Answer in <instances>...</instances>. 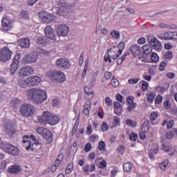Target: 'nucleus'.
<instances>
[{
  "label": "nucleus",
  "mask_w": 177,
  "mask_h": 177,
  "mask_svg": "<svg viewBox=\"0 0 177 177\" xmlns=\"http://www.w3.org/2000/svg\"><path fill=\"white\" fill-rule=\"evenodd\" d=\"M57 5H59L61 6H64L65 8H67L70 6V4H68V2L66 0H59L57 1Z\"/></svg>",
  "instance_id": "473e14b6"
},
{
  "label": "nucleus",
  "mask_w": 177,
  "mask_h": 177,
  "mask_svg": "<svg viewBox=\"0 0 177 177\" xmlns=\"http://www.w3.org/2000/svg\"><path fill=\"white\" fill-rule=\"evenodd\" d=\"M98 149L100 151L106 150V143L104 141H100L98 145Z\"/></svg>",
  "instance_id": "c9c22d12"
},
{
  "label": "nucleus",
  "mask_w": 177,
  "mask_h": 177,
  "mask_svg": "<svg viewBox=\"0 0 177 177\" xmlns=\"http://www.w3.org/2000/svg\"><path fill=\"white\" fill-rule=\"evenodd\" d=\"M123 169L125 172H131V171H132V164L126 162L124 165H123Z\"/></svg>",
  "instance_id": "c85d7f7f"
},
{
  "label": "nucleus",
  "mask_w": 177,
  "mask_h": 177,
  "mask_svg": "<svg viewBox=\"0 0 177 177\" xmlns=\"http://www.w3.org/2000/svg\"><path fill=\"white\" fill-rule=\"evenodd\" d=\"M20 16L22 19H24L25 20L30 19V14L26 10H21L20 12Z\"/></svg>",
  "instance_id": "c756f323"
},
{
  "label": "nucleus",
  "mask_w": 177,
  "mask_h": 177,
  "mask_svg": "<svg viewBox=\"0 0 177 177\" xmlns=\"http://www.w3.org/2000/svg\"><path fill=\"white\" fill-rule=\"evenodd\" d=\"M86 134L91 135L93 132V129H92V124H88L86 127Z\"/></svg>",
  "instance_id": "79ce46f5"
},
{
  "label": "nucleus",
  "mask_w": 177,
  "mask_h": 177,
  "mask_svg": "<svg viewBox=\"0 0 177 177\" xmlns=\"http://www.w3.org/2000/svg\"><path fill=\"white\" fill-rule=\"evenodd\" d=\"M2 28L4 31H10L13 25L12 21L8 17H3L1 20Z\"/></svg>",
  "instance_id": "dca6fc26"
},
{
  "label": "nucleus",
  "mask_w": 177,
  "mask_h": 177,
  "mask_svg": "<svg viewBox=\"0 0 177 177\" xmlns=\"http://www.w3.org/2000/svg\"><path fill=\"white\" fill-rule=\"evenodd\" d=\"M154 99L155 97L154 95H153V93L149 94L147 98L148 102H149V103H153V102H154Z\"/></svg>",
  "instance_id": "4d7b16f0"
},
{
  "label": "nucleus",
  "mask_w": 177,
  "mask_h": 177,
  "mask_svg": "<svg viewBox=\"0 0 177 177\" xmlns=\"http://www.w3.org/2000/svg\"><path fill=\"white\" fill-rule=\"evenodd\" d=\"M142 55L144 57H146V56L150 55L153 50V47L151 45L149 44H146L142 47Z\"/></svg>",
  "instance_id": "412c9836"
},
{
  "label": "nucleus",
  "mask_w": 177,
  "mask_h": 177,
  "mask_svg": "<svg viewBox=\"0 0 177 177\" xmlns=\"http://www.w3.org/2000/svg\"><path fill=\"white\" fill-rule=\"evenodd\" d=\"M34 73V69L30 66H25L20 69L19 72V77L20 78H24L25 77H28Z\"/></svg>",
  "instance_id": "4468645a"
},
{
  "label": "nucleus",
  "mask_w": 177,
  "mask_h": 177,
  "mask_svg": "<svg viewBox=\"0 0 177 177\" xmlns=\"http://www.w3.org/2000/svg\"><path fill=\"white\" fill-rule=\"evenodd\" d=\"M106 160H102L100 164H99V167L100 168H101L102 169H104V168L106 167Z\"/></svg>",
  "instance_id": "338daca9"
},
{
  "label": "nucleus",
  "mask_w": 177,
  "mask_h": 177,
  "mask_svg": "<svg viewBox=\"0 0 177 177\" xmlns=\"http://www.w3.org/2000/svg\"><path fill=\"white\" fill-rule=\"evenodd\" d=\"M39 53L41 55H45L46 56H49V54L50 53V51H48L46 50H44L43 48H40L38 51Z\"/></svg>",
  "instance_id": "8fccbe9b"
},
{
  "label": "nucleus",
  "mask_w": 177,
  "mask_h": 177,
  "mask_svg": "<svg viewBox=\"0 0 177 177\" xmlns=\"http://www.w3.org/2000/svg\"><path fill=\"white\" fill-rule=\"evenodd\" d=\"M17 68H19V64H15L14 62L12 63L10 66V73L11 75H14L16 71H17Z\"/></svg>",
  "instance_id": "a878e982"
},
{
  "label": "nucleus",
  "mask_w": 177,
  "mask_h": 177,
  "mask_svg": "<svg viewBox=\"0 0 177 177\" xmlns=\"http://www.w3.org/2000/svg\"><path fill=\"white\" fill-rule=\"evenodd\" d=\"M162 149H163L166 153H169V151H171L172 150L171 147L167 146L165 144H162Z\"/></svg>",
  "instance_id": "49530a36"
},
{
  "label": "nucleus",
  "mask_w": 177,
  "mask_h": 177,
  "mask_svg": "<svg viewBox=\"0 0 177 177\" xmlns=\"http://www.w3.org/2000/svg\"><path fill=\"white\" fill-rule=\"evenodd\" d=\"M157 112L154 111L151 113L149 118L151 121H154L155 120H157Z\"/></svg>",
  "instance_id": "a18cd8bd"
},
{
  "label": "nucleus",
  "mask_w": 177,
  "mask_h": 177,
  "mask_svg": "<svg viewBox=\"0 0 177 177\" xmlns=\"http://www.w3.org/2000/svg\"><path fill=\"white\" fill-rule=\"evenodd\" d=\"M36 131L39 135H41V136L46 139V143L47 145H50V143L53 142V135H52V132L46 128L38 127Z\"/></svg>",
  "instance_id": "39448f33"
},
{
  "label": "nucleus",
  "mask_w": 177,
  "mask_h": 177,
  "mask_svg": "<svg viewBox=\"0 0 177 177\" xmlns=\"http://www.w3.org/2000/svg\"><path fill=\"white\" fill-rule=\"evenodd\" d=\"M84 91L86 92V95L88 96H90V97H93V90L89 87H85Z\"/></svg>",
  "instance_id": "7c9ffc66"
},
{
  "label": "nucleus",
  "mask_w": 177,
  "mask_h": 177,
  "mask_svg": "<svg viewBox=\"0 0 177 177\" xmlns=\"http://www.w3.org/2000/svg\"><path fill=\"white\" fill-rule=\"evenodd\" d=\"M138 44L139 45H143L144 44H146V38L145 37H141L138 40Z\"/></svg>",
  "instance_id": "e2e57ef3"
},
{
  "label": "nucleus",
  "mask_w": 177,
  "mask_h": 177,
  "mask_svg": "<svg viewBox=\"0 0 177 177\" xmlns=\"http://www.w3.org/2000/svg\"><path fill=\"white\" fill-rule=\"evenodd\" d=\"M46 75L52 81H56V82H59L60 84L66 81V75L61 71L52 70L47 72Z\"/></svg>",
  "instance_id": "7ed1b4c3"
},
{
  "label": "nucleus",
  "mask_w": 177,
  "mask_h": 177,
  "mask_svg": "<svg viewBox=\"0 0 177 177\" xmlns=\"http://www.w3.org/2000/svg\"><path fill=\"white\" fill-rule=\"evenodd\" d=\"M128 82H129V84H138V82H139V79H138V78H136V79L131 78V79L129 80Z\"/></svg>",
  "instance_id": "680f3d73"
},
{
  "label": "nucleus",
  "mask_w": 177,
  "mask_h": 177,
  "mask_svg": "<svg viewBox=\"0 0 177 177\" xmlns=\"http://www.w3.org/2000/svg\"><path fill=\"white\" fill-rule=\"evenodd\" d=\"M125 48V44L122 41L119 43V44L116 46V49H122L124 50Z\"/></svg>",
  "instance_id": "052dcab7"
},
{
  "label": "nucleus",
  "mask_w": 177,
  "mask_h": 177,
  "mask_svg": "<svg viewBox=\"0 0 177 177\" xmlns=\"http://www.w3.org/2000/svg\"><path fill=\"white\" fill-rule=\"evenodd\" d=\"M56 66L59 68H65L66 70L68 69L71 66L70 61L66 58H60L56 61Z\"/></svg>",
  "instance_id": "ddd939ff"
},
{
  "label": "nucleus",
  "mask_w": 177,
  "mask_h": 177,
  "mask_svg": "<svg viewBox=\"0 0 177 177\" xmlns=\"http://www.w3.org/2000/svg\"><path fill=\"white\" fill-rule=\"evenodd\" d=\"M105 103L106 106H108V107H110L111 106L113 105V100H111V99H110L109 97H106L105 98Z\"/></svg>",
  "instance_id": "09e8293b"
},
{
  "label": "nucleus",
  "mask_w": 177,
  "mask_h": 177,
  "mask_svg": "<svg viewBox=\"0 0 177 177\" xmlns=\"http://www.w3.org/2000/svg\"><path fill=\"white\" fill-rule=\"evenodd\" d=\"M138 106V104L133 103L130 104V105L127 107L128 111H133V109Z\"/></svg>",
  "instance_id": "de8ad7c7"
},
{
  "label": "nucleus",
  "mask_w": 177,
  "mask_h": 177,
  "mask_svg": "<svg viewBox=\"0 0 177 177\" xmlns=\"http://www.w3.org/2000/svg\"><path fill=\"white\" fill-rule=\"evenodd\" d=\"M24 60L28 64L37 63V61L38 60V54L37 53H30L28 55H25Z\"/></svg>",
  "instance_id": "2eb2a0df"
},
{
  "label": "nucleus",
  "mask_w": 177,
  "mask_h": 177,
  "mask_svg": "<svg viewBox=\"0 0 177 177\" xmlns=\"http://www.w3.org/2000/svg\"><path fill=\"white\" fill-rule=\"evenodd\" d=\"M5 132L8 138H12L15 133H16V129L15 128V124L10 121L6 122L4 125Z\"/></svg>",
  "instance_id": "9b49d317"
},
{
  "label": "nucleus",
  "mask_w": 177,
  "mask_h": 177,
  "mask_svg": "<svg viewBox=\"0 0 177 177\" xmlns=\"http://www.w3.org/2000/svg\"><path fill=\"white\" fill-rule=\"evenodd\" d=\"M130 52L134 56V57H138L140 60V59H143L144 57L142 55L143 51H142V47H140L138 44H134L132 46H131Z\"/></svg>",
  "instance_id": "9d476101"
},
{
  "label": "nucleus",
  "mask_w": 177,
  "mask_h": 177,
  "mask_svg": "<svg viewBox=\"0 0 177 177\" xmlns=\"http://www.w3.org/2000/svg\"><path fill=\"white\" fill-rule=\"evenodd\" d=\"M18 46H20L22 49H26L30 48V39L26 37L24 39L21 38L18 40Z\"/></svg>",
  "instance_id": "6ab92c4d"
},
{
  "label": "nucleus",
  "mask_w": 177,
  "mask_h": 177,
  "mask_svg": "<svg viewBox=\"0 0 177 177\" xmlns=\"http://www.w3.org/2000/svg\"><path fill=\"white\" fill-rule=\"evenodd\" d=\"M147 41L151 46H152L153 49L156 50V52H160L161 49H162V45L157 38L153 36H149L147 37Z\"/></svg>",
  "instance_id": "6e6552de"
},
{
  "label": "nucleus",
  "mask_w": 177,
  "mask_h": 177,
  "mask_svg": "<svg viewBox=\"0 0 177 177\" xmlns=\"http://www.w3.org/2000/svg\"><path fill=\"white\" fill-rule=\"evenodd\" d=\"M163 106L166 110H169L171 109V102L169 100L165 101Z\"/></svg>",
  "instance_id": "603ef678"
},
{
  "label": "nucleus",
  "mask_w": 177,
  "mask_h": 177,
  "mask_svg": "<svg viewBox=\"0 0 177 177\" xmlns=\"http://www.w3.org/2000/svg\"><path fill=\"white\" fill-rule=\"evenodd\" d=\"M36 42L38 45H45L46 44V37L42 36L37 37Z\"/></svg>",
  "instance_id": "bb28decb"
},
{
  "label": "nucleus",
  "mask_w": 177,
  "mask_h": 177,
  "mask_svg": "<svg viewBox=\"0 0 177 177\" xmlns=\"http://www.w3.org/2000/svg\"><path fill=\"white\" fill-rule=\"evenodd\" d=\"M166 77H167V78H169V80H174V78H175V73H167Z\"/></svg>",
  "instance_id": "69168bd1"
},
{
  "label": "nucleus",
  "mask_w": 177,
  "mask_h": 177,
  "mask_svg": "<svg viewBox=\"0 0 177 177\" xmlns=\"http://www.w3.org/2000/svg\"><path fill=\"white\" fill-rule=\"evenodd\" d=\"M174 136L177 138V129H173V130L166 133V138L167 139H172Z\"/></svg>",
  "instance_id": "393cba45"
},
{
  "label": "nucleus",
  "mask_w": 177,
  "mask_h": 177,
  "mask_svg": "<svg viewBox=\"0 0 177 177\" xmlns=\"http://www.w3.org/2000/svg\"><path fill=\"white\" fill-rule=\"evenodd\" d=\"M56 32L59 37H67L70 28L67 25L60 24L57 26Z\"/></svg>",
  "instance_id": "f8f14e48"
},
{
  "label": "nucleus",
  "mask_w": 177,
  "mask_h": 177,
  "mask_svg": "<svg viewBox=\"0 0 177 177\" xmlns=\"http://www.w3.org/2000/svg\"><path fill=\"white\" fill-rule=\"evenodd\" d=\"M168 160H165L163 162L160 163L159 167L162 171H165L167 165H168Z\"/></svg>",
  "instance_id": "e433bc0d"
},
{
  "label": "nucleus",
  "mask_w": 177,
  "mask_h": 177,
  "mask_svg": "<svg viewBox=\"0 0 177 177\" xmlns=\"http://www.w3.org/2000/svg\"><path fill=\"white\" fill-rule=\"evenodd\" d=\"M20 171H21L20 166L16 165H11L8 169V174L11 175H17V174H20Z\"/></svg>",
  "instance_id": "aec40b11"
},
{
  "label": "nucleus",
  "mask_w": 177,
  "mask_h": 177,
  "mask_svg": "<svg viewBox=\"0 0 177 177\" xmlns=\"http://www.w3.org/2000/svg\"><path fill=\"white\" fill-rule=\"evenodd\" d=\"M145 133H146V130L143 129V131L139 133L140 139H141V140H145V139H146V135Z\"/></svg>",
  "instance_id": "864d4df0"
},
{
  "label": "nucleus",
  "mask_w": 177,
  "mask_h": 177,
  "mask_svg": "<svg viewBox=\"0 0 177 177\" xmlns=\"http://www.w3.org/2000/svg\"><path fill=\"white\" fill-rule=\"evenodd\" d=\"M113 123L115 124V127H118V125L120 124V118L115 116L113 118Z\"/></svg>",
  "instance_id": "bf43d9fd"
},
{
  "label": "nucleus",
  "mask_w": 177,
  "mask_h": 177,
  "mask_svg": "<svg viewBox=\"0 0 177 177\" xmlns=\"http://www.w3.org/2000/svg\"><path fill=\"white\" fill-rule=\"evenodd\" d=\"M162 101V97L161 95L156 96V98L155 100V103H156V104H160V103H161Z\"/></svg>",
  "instance_id": "13d9d810"
},
{
  "label": "nucleus",
  "mask_w": 177,
  "mask_h": 177,
  "mask_svg": "<svg viewBox=\"0 0 177 177\" xmlns=\"http://www.w3.org/2000/svg\"><path fill=\"white\" fill-rule=\"evenodd\" d=\"M165 57L166 59H169V60H171V59H172V52L167 51L165 54Z\"/></svg>",
  "instance_id": "774afa93"
},
{
  "label": "nucleus",
  "mask_w": 177,
  "mask_h": 177,
  "mask_svg": "<svg viewBox=\"0 0 177 177\" xmlns=\"http://www.w3.org/2000/svg\"><path fill=\"white\" fill-rule=\"evenodd\" d=\"M39 121L40 124H43L44 125H46V124L49 125H56V124H59L60 119L49 111H44L41 116L39 118Z\"/></svg>",
  "instance_id": "f03ea898"
},
{
  "label": "nucleus",
  "mask_w": 177,
  "mask_h": 177,
  "mask_svg": "<svg viewBox=\"0 0 177 177\" xmlns=\"http://www.w3.org/2000/svg\"><path fill=\"white\" fill-rule=\"evenodd\" d=\"M28 80L29 82V86H37V85H39V82H41V78L38 76H30L28 77Z\"/></svg>",
  "instance_id": "a211bd4d"
},
{
  "label": "nucleus",
  "mask_w": 177,
  "mask_h": 177,
  "mask_svg": "<svg viewBox=\"0 0 177 177\" xmlns=\"http://www.w3.org/2000/svg\"><path fill=\"white\" fill-rule=\"evenodd\" d=\"M101 129L102 132H106V131H109V124H107L106 122H103L101 126Z\"/></svg>",
  "instance_id": "ea45409f"
},
{
  "label": "nucleus",
  "mask_w": 177,
  "mask_h": 177,
  "mask_svg": "<svg viewBox=\"0 0 177 177\" xmlns=\"http://www.w3.org/2000/svg\"><path fill=\"white\" fill-rule=\"evenodd\" d=\"M167 64H168V62L167 61L162 62L160 64V71H164L165 70L164 67H165Z\"/></svg>",
  "instance_id": "3c124183"
},
{
  "label": "nucleus",
  "mask_w": 177,
  "mask_h": 177,
  "mask_svg": "<svg viewBox=\"0 0 177 177\" xmlns=\"http://www.w3.org/2000/svg\"><path fill=\"white\" fill-rule=\"evenodd\" d=\"M89 111H91V104H86L84 105V113L85 115H89Z\"/></svg>",
  "instance_id": "72a5a7b5"
},
{
  "label": "nucleus",
  "mask_w": 177,
  "mask_h": 177,
  "mask_svg": "<svg viewBox=\"0 0 177 177\" xmlns=\"http://www.w3.org/2000/svg\"><path fill=\"white\" fill-rule=\"evenodd\" d=\"M39 17L43 23L47 24L52 23V21H55V19H56L55 15L48 13L46 11H41L39 12Z\"/></svg>",
  "instance_id": "1a4fd4ad"
},
{
  "label": "nucleus",
  "mask_w": 177,
  "mask_h": 177,
  "mask_svg": "<svg viewBox=\"0 0 177 177\" xmlns=\"http://www.w3.org/2000/svg\"><path fill=\"white\" fill-rule=\"evenodd\" d=\"M12 50L8 46H4L0 50V62L2 63H6L12 59Z\"/></svg>",
  "instance_id": "423d86ee"
},
{
  "label": "nucleus",
  "mask_w": 177,
  "mask_h": 177,
  "mask_svg": "<svg viewBox=\"0 0 177 177\" xmlns=\"http://www.w3.org/2000/svg\"><path fill=\"white\" fill-rule=\"evenodd\" d=\"M27 95L29 100H31L35 104H41L48 99V95L45 90L41 88H31L27 91Z\"/></svg>",
  "instance_id": "f257e3e1"
},
{
  "label": "nucleus",
  "mask_w": 177,
  "mask_h": 177,
  "mask_svg": "<svg viewBox=\"0 0 177 177\" xmlns=\"http://www.w3.org/2000/svg\"><path fill=\"white\" fill-rule=\"evenodd\" d=\"M113 49L111 48V49H109L107 50V55L108 56L107 57H104V62H109V63H111L113 62V60L111 59V55L110 53H111Z\"/></svg>",
  "instance_id": "cd10ccee"
},
{
  "label": "nucleus",
  "mask_w": 177,
  "mask_h": 177,
  "mask_svg": "<svg viewBox=\"0 0 177 177\" xmlns=\"http://www.w3.org/2000/svg\"><path fill=\"white\" fill-rule=\"evenodd\" d=\"M35 113V107L30 104H24L20 106V113L24 117H32Z\"/></svg>",
  "instance_id": "20e7f679"
},
{
  "label": "nucleus",
  "mask_w": 177,
  "mask_h": 177,
  "mask_svg": "<svg viewBox=\"0 0 177 177\" xmlns=\"http://www.w3.org/2000/svg\"><path fill=\"white\" fill-rule=\"evenodd\" d=\"M44 32L48 38L53 41H56V35L53 32L52 26H46L44 29Z\"/></svg>",
  "instance_id": "f3484780"
},
{
  "label": "nucleus",
  "mask_w": 177,
  "mask_h": 177,
  "mask_svg": "<svg viewBox=\"0 0 177 177\" xmlns=\"http://www.w3.org/2000/svg\"><path fill=\"white\" fill-rule=\"evenodd\" d=\"M151 62H153V63H157V62H158V55H157V53H152L151 56Z\"/></svg>",
  "instance_id": "58836bf2"
},
{
  "label": "nucleus",
  "mask_w": 177,
  "mask_h": 177,
  "mask_svg": "<svg viewBox=\"0 0 177 177\" xmlns=\"http://www.w3.org/2000/svg\"><path fill=\"white\" fill-rule=\"evenodd\" d=\"M92 149V145H91V143H87L84 146V151L88 153V151H91V149Z\"/></svg>",
  "instance_id": "6e6d98bb"
},
{
  "label": "nucleus",
  "mask_w": 177,
  "mask_h": 177,
  "mask_svg": "<svg viewBox=\"0 0 177 177\" xmlns=\"http://www.w3.org/2000/svg\"><path fill=\"white\" fill-rule=\"evenodd\" d=\"M174 32H166L163 34V36L160 37V39H164L165 41H169L173 39Z\"/></svg>",
  "instance_id": "b1692460"
},
{
  "label": "nucleus",
  "mask_w": 177,
  "mask_h": 177,
  "mask_svg": "<svg viewBox=\"0 0 177 177\" xmlns=\"http://www.w3.org/2000/svg\"><path fill=\"white\" fill-rule=\"evenodd\" d=\"M114 113L117 115H121L122 114V105L118 102H114L113 104Z\"/></svg>",
  "instance_id": "4be33fe9"
},
{
  "label": "nucleus",
  "mask_w": 177,
  "mask_h": 177,
  "mask_svg": "<svg viewBox=\"0 0 177 177\" xmlns=\"http://www.w3.org/2000/svg\"><path fill=\"white\" fill-rule=\"evenodd\" d=\"M20 57H21V55L20 54H17L12 60V63H15V64H19Z\"/></svg>",
  "instance_id": "a19ab883"
},
{
  "label": "nucleus",
  "mask_w": 177,
  "mask_h": 177,
  "mask_svg": "<svg viewBox=\"0 0 177 177\" xmlns=\"http://www.w3.org/2000/svg\"><path fill=\"white\" fill-rule=\"evenodd\" d=\"M74 165L71 162L66 168L65 172L66 174H71Z\"/></svg>",
  "instance_id": "f704fd0d"
},
{
  "label": "nucleus",
  "mask_w": 177,
  "mask_h": 177,
  "mask_svg": "<svg viewBox=\"0 0 177 177\" xmlns=\"http://www.w3.org/2000/svg\"><path fill=\"white\" fill-rule=\"evenodd\" d=\"M142 91H147V88H149V83L146 81H142Z\"/></svg>",
  "instance_id": "5fc2aeb1"
},
{
  "label": "nucleus",
  "mask_w": 177,
  "mask_h": 177,
  "mask_svg": "<svg viewBox=\"0 0 177 177\" xmlns=\"http://www.w3.org/2000/svg\"><path fill=\"white\" fill-rule=\"evenodd\" d=\"M126 124L128 125V127H131V128H135L136 127V122H134L130 119L126 120Z\"/></svg>",
  "instance_id": "2f4dec72"
},
{
  "label": "nucleus",
  "mask_w": 177,
  "mask_h": 177,
  "mask_svg": "<svg viewBox=\"0 0 177 177\" xmlns=\"http://www.w3.org/2000/svg\"><path fill=\"white\" fill-rule=\"evenodd\" d=\"M130 140H133V142H136L138 139V135L136 133L132 132L129 136Z\"/></svg>",
  "instance_id": "c03bdc74"
},
{
  "label": "nucleus",
  "mask_w": 177,
  "mask_h": 177,
  "mask_svg": "<svg viewBox=\"0 0 177 177\" xmlns=\"http://www.w3.org/2000/svg\"><path fill=\"white\" fill-rule=\"evenodd\" d=\"M18 84L21 88H23L24 89H26V88H30L28 78L26 80H19L18 81Z\"/></svg>",
  "instance_id": "5701e85b"
},
{
  "label": "nucleus",
  "mask_w": 177,
  "mask_h": 177,
  "mask_svg": "<svg viewBox=\"0 0 177 177\" xmlns=\"http://www.w3.org/2000/svg\"><path fill=\"white\" fill-rule=\"evenodd\" d=\"M174 120H171L169 122H167V129H171V128H172V127H174Z\"/></svg>",
  "instance_id": "0e129e2a"
},
{
  "label": "nucleus",
  "mask_w": 177,
  "mask_h": 177,
  "mask_svg": "<svg viewBox=\"0 0 177 177\" xmlns=\"http://www.w3.org/2000/svg\"><path fill=\"white\" fill-rule=\"evenodd\" d=\"M111 35L113 38H116L117 39H119L120 38V32L118 30H113L111 32Z\"/></svg>",
  "instance_id": "37998d69"
},
{
  "label": "nucleus",
  "mask_w": 177,
  "mask_h": 177,
  "mask_svg": "<svg viewBox=\"0 0 177 177\" xmlns=\"http://www.w3.org/2000/svg\"><path fill=\"white\" fill-rule=\"evenodd\" d=\"M1 149L8 153L10 156H19V148L17 147L13 146L12 144L8 142H5L1 144Z\"/></svg>",
  "instance_id": "0eeeda50"
},
{
  "label": "nucleus",
  "mask_w": 177,
  "mask_h": 177,
  "mask_svg": "<svg viewBox=\"0 0 177 177\" xmlns=\"http://www.w3.org/2000/svg\"><path fill=\"white\" fill-rule=\"evenodd\" d=\"M112 86L113 88H117L120 85V82H118V80L115 79V77H113L111 82Z\"/></svg>",
  "instance_id": "4c0bfd02"
}]
</instances>
